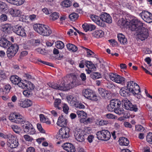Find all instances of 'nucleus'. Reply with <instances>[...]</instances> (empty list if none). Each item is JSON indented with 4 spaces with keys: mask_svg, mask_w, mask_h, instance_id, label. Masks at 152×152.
<instances>
[{
    "mask_svg": "<svg viewBox=\"0 0 152 152\" xmlns=\"http://www.w3.org/2000/svg\"><path fill=\"white\" fill-rule=\"evenodd\" d=\"M33 28L35 31L43 36H48L52 33L51 29L48 26L43 24H35Z\"/></svg>",
    "mask_w": 152,
    "mask_h": 152,
    "instance_id": "nucleus-1",
    "label": "nucleus"
},
{
    "mask_svg": "<svg viewBox=\"0 0 152 152\" xmlns=\"http://www.w3.org/2000/svg\"><path fill=\"white\" fill-rule=\"evenodd\" d=\"M145 25L137 18H134L130 22L129 28L132 31H136L145 26Z\"/></svg>",
    "mask_w": 152,
    "mask_h": 152,
    "instance_id": "nucleus-2",
    "label": "nucleus"
},
{
    "mask_svg": "<svg viewBox=\"0 0 152 152\" xmlns=\"http://www.w3.org/2000/svg\"><path fill=\"white\" fill-rule=\"evenodd\" d=\"M70 129L67 127L61 128L56 135V138L59 140L68 138L70 136Z\"/></svg>",
    "mask_w": 152,
    "mask_h": 152,
    "instance_id": "nucleus-3",
    "label": "nucleus"
},
{
    "mask_svg": "<svg viewBox=\"0 0 152 152\" xmlns=\"http://www.w3.org/2000/svg\"><path fill=\"white\" fill-rule=\"evenodd\" d=\"M19 49L18 45L16 43L11 44L8 48L6 52L8 58L11 59L18 52Z\"/></svg>",
    "mask_w": 152,
    "mask_h": 152,
    "instance_id": "nucleus-4",
    "label": "nucleus"
},
{
    "mask_svg": "<svg viewBox=\"0 0 152 152\" xmlns=\"http://www.w3.org/2000/svg\"><path fill=\"white\" fill-rule=\"evenodd\" d=\"M126 88L129 91L133 94H138L140 91L139 86L133 81H128L127 83Z\"/></svg>",
    "mask_w": 152,
    "mask_h": 152,
    "instance_id": "nucleus-5",
    "label": "nucleus"
},
{
    "mask_svg": "<svg viewBox=\"0 0 152 152\" xmlns=\"http://www.w3.org/2000/svg\"><path fill=\"white\" fill-rule=\"evenodd\" d=\"M97 137L100 140L106 141L109 140L111 137L110 132L107 130H102L98 132L96 134Z\"/></svg>",
    "mask_w": 152,
    "mask_h": 152,
    "instance_id": "nucleus-6",
    "label": "nucleus"
},
{
    "mask_svg": "<svg viewBox=\"0 0 152 152\" xmlns=\"http://www.w3.org/2000/svg\"><path fill=\"white\" fill-rule=\"evenodd\" d=\"M138 38L141 41H143L146 39L149 36L148 29L144 26L140 29L136 30Z\"/></svg>",
    "mask_w": 152,
    "mask_h": 152,
    "instance_id": "nucleus-7",
    "label": "nucleus"
},
{
    "mask_svg": "<svg viewBox=\"0 0 152 152\" xmlns=\"http://www.w3.org/2000/svg\"><path fill=\"white\" fill-rule=\"evenodd\" d=\"M122 104L123 107L127 110L133 111L134 112H137L138 110L137 106L133 105L131 102L126 98L122 100Z\"/></svg>",
    "mask_w": 152,
    "mask_h": 152,
    "instance_id": "nucleus-8",
    "label": "nucleus"
},
{
    "mask_svg": "<svg viewBox=\"0 0 152 152\" xmlns=\"http://www.w3.org/2000/svg\"><path fill=\"white\" fill-rule=\"evenodd\" d=\"M7 144L10 148H15L19 145L18 139L16 137L11 134L7 140Z\"/></svg>",
    "mask_w": 152,
    "mask_h": 152,
    "instance_id": "nucleus-9",
    "label": "nucleus"
},
{
    "mask_svg": "<svg viewBox=\"0 0 152 152\" xmlns=\"http://www.w3.org/2000/svg\"><path fill=\"white\" fill-rule=\"evenodd\" d=\"M121 102L118 99H114L110 101V103L107 106V109L108 111H113L115 108L120 107Z\"/></svg>",
    "mask_w": 152,
    "mask_h": 152,
    "instance_id": "nucleus-10",
    "label": "nucleus"
},
{
    "mask_svg": "<svg viewBox=\"0 0 152 152\" xmlns=\"http://www.w3.org/2000/svg\"><path fill=\"white\" fill-rule=\"evenodd\" d=\"M10 79L11 82L15 85H17L20 87L21 88H25V86L24 83V81L21 80V78L17 75L11 76Z\"/></svg>",
    "mask_w": 152,
    "mask_h": 152,
    "instance_id": "nucleus-11",
    "label": "nucleus"
},
{
    "mask_svg": "<svg viewBox=\"0 0 152 152\" xmlns=\"http://www.w3.org/2000/svg\"><path fill=\"white\" fill-rule=\"evenodd\" d=\"M139 15L145 21L149 23L152 22V14L150 12L144 10L139 14Z\"/></svg>",
    "mask_w": 152,
    "mask_h": 152,
    "instance_id": "nucleus-12",
    "label": "nucleus"
},
{
    "mask_svg": "<svg viewBox=\"0 0 152 152\" xmlns=\"http://www.w3.org/2000/svg\"><path fill=\"white\" fill-rule=\"evenodd\" d=\"M14 32L16 34L22 37L26 36L25 30L23 27L19 24L15 25L13 29Z\"/></svg>",
    "mask_w": 152,
    "mask_h": 152,
    "instance_id": "nucleus-13",
    "label": "nucleus"
},
{
    "mask_svg": "<svg viewBox=\"0 0 152 152\" xmlns=\"http://www.w3.org/2000/svg\"><path fill=\"white\" fill-rule=\"evenodd\" d=\"M90 17L93 21L99 26L102 27L105 26V24L102 22L101 18V15L100 17H99L95 15H90Z\"/></svg>",
    "mask_w": 152,
    "mask_h": 152,
    "instance_id": "nucleus-14",
    "label": "nucleus"
},
{
    "mask_svg": "<svg viewBox=\"0 0 152 152\" xmlns=\"http://www.w3.org/2000/svg\"><path fill=\"white\" fill-rule=\"evenodd\" d=\"M86 98L92 101H96L98 100L97 96L94 91L89 89H86Z\"/></svg>",
    "mask_w": 152,
    "mask_h": 152,
    "instance_id": "nucleus-15",
    "label": "nucleus"
},
{
    "mask_svg": "<svg viewBox=\"0 0 152 152\" xmlns=\"http://www.w3.org/2000/svg\"><path fill=\"white\" fill-rule=\"evenodd\" d=\"M86 132L85 130H81L75 132L74 136L76 139L79 142H83L85 140V135Z\"/></svg>",
    "mask_w": 152,
    "mask_h": 152,
    "instance_id": "nucleus-16",
    "label": "nucleus"
},
{
    "mask_svg": "<svg viewBox=\"0 0 152 152\" xmlns=\"http://www.w3.org/2000/svg\"><path fill=\"white\" fill-rule=\"evenodd\" d=\"M58 90L61 91H66L70 88V82L68 81L67 83L64 80L62 81L60 84L58 83Z\"/></svg>",
    "mask_w": 152,
    "mask_h": 152,
    "instance_id": "nucleus-17",
    "label": "nucleus"
},
{
    "mask_svg": "<svg viewBox=\"0 0 152 152\" xmlns=\"http://www.w3.org/2000/svg\"><path fill=\"white\" fill-rule=\"evenodd\" d=\"M63 148L68 152H75V148L73 144L69 143H66L62 145Z\"/></svg>",
    "mask_w": 152,
    "mask_h": 152,
    "instance_id": "nucleus-18",
    "label": "nucleus"
},
{
    "mask_svg": "<svg viewBox=\"0 0 152 152\" xmlns=\"http://www.w3.org/2000/svg\"><path fill=\"white\" fill-rule=\"evenodd\" d=\"M69 78H72V81L71 83H70V87L71 88H72L75 86L79 85L80 84V81L79 80H78L77 78V77L75 75H69L67 76ZM70 83L71 82H69Z\"/></svg>",
    "mask_w": 152,
    "mask_h": 152,
    "instance_id": "nucleus-19",
    "label": "nucleus"
},
{
    "mask_svg": "<svg viewBox=\"0 0 152 152\" xmlns=\"http://www.w3.org/2000/svg\"><path fill=\"white\" fill-rule=\"evenodd\" d=\"M101 18L102 22L108 23H111L112 22V18L110 15L106 12L101 15Z\"/></svg>",
    "mask_w": 152,
    "mask_h": 152,
    "instance_id": "nucleus-20",
    "label": "nucleus"
},
{
    "mask_svg": "<svg viewBox=\"0 0 152 152\" xmlns=\"http://www.w3.org/2000/svg\"><path fill=\"white\" fill-rule=\"evenodd\" d=\"M77 114L80 119V122L85 124L86 122V113L83 110H77Z\"/></svg>",
    "mask_w": 152,
    "mask_h": 152,
    "instance_id": "nucleus-21",
    "label": "nucleus"
},
{
    "mask_svg": "<svg viewBox=\"0 0 152 152\" xmlns=\"http://www.w3.org/2000/svg\"><path fill=\"white\" fill-rule=\"evenodd\" d=\"M67 123V119L63 116H61L58 118L57 124L58 126L61 127H66Z\"/></svg>",
    "mask_w": 152,
    "mask_h": 152,
    "instance_id": "nucleus-22",
    "label": "nucleus"
},
{
    "mask_svg": "<svg viewBox=\"0 0 152 152\" xmlns=\"http://www.w3.org/2000/svg\"><path fill=\"white\" fill-rule=\"evenodd\" d=\"M19 105L21 107H28L31 106L32 104L31 101L28 99H25L20 101Z\"/></svg>",
    "mask_w": 152,
    "mask_h": 152,
    "instance_id": "nucleus-23",
    "label": "nucleus"
},
{
    "mask_svg": "<svg viewBox=\"0 0 152 152\" xmlns=\"http://www.w3.org/2000/svg\"><path fill=\"white\" fill-rule=\"evenodd\" d=\"M86 67L88 68V69H86V71L88 74H90L95 69L94 64L91 61H86Z\"/></svg>",
    "mask_w": 152,
    "mask_h": 152,
    "instance_id": "nucleus-24",
    "label": "nucleus"
},
{
    "mask_svg": "<svg viewBox=\"0 0 152 152\" xmlns=\"http://www.w3.org/2000/svg\"><path fill=\"white\" fill-rule=\"evenodd\" d=\"M15 120L14 123L18 124H23L25 122V120L24 117L20 114L16 113Z\"/></svg>",
    "mask_w": 152,
    "mask_h": 152,
    "instance_id": "nucleus-25",
    "label": "nucleus"
},
{
    "mask_svg": "<svg viewBox=\"0 0 152 152\" xmlns=\"http://www.w3.org/2000/svg\"><path fill=\"white\" fill-rule=\"evenodd\" d=\"M11 44L10 42L5 38H1L0 39V46L4 48H8Z\"/></svg>",
    "mask_w": 152,
    "mask_h": 152,
    "instance_id": "nucleus-26",
    "label": "nucleus"
},
{
    "mask_svg": "<svg viewBox=\"0 0 152 152\" xmlns=\"http://www.w3.org/2000/svg\"><path fill=\"white\" fill-rule=\"evenodd\" d=\"M117 37L120 43L123 45H125L128 43L127 39L125 36L122 33L118 34Z\"/></svg>",
    "mask_w": 152,
    "mask_h": 152,
    "instance_id": "nucleus-27",
    "label": "nucleus"
},
{
    "mask_svg": "<svg viewBox=\"0 0 152 152\" xmlns=\"http://www.w3.org/2000/svg\"><path fill=\"white\" fill-rule=\"evenodd\" d=\"M9 10L10 14L12 17L19 16L21 13L20 10L16 8H11Z\"/></svg>",
    "mask_w": 152,
    "mask_h": 152,
    "instance_id": "nucleus-28",
    "label": "nucleus"
},
{
    "mask_svg": "<svg viewBox=\"0 0 152 152\" xmlns=\"http://www.w3.org/2000/svg\"><path fill=\"white\" fill-rule=\"evenodd\" d=\"M126 87L122 88L120 90L119 93L121 96L123 97H126L129 96L130 92Z\"/></svg>",
    "mask_w": 152,
    "mask_h": 152,
    "instance_id": "nucleus-29",
    "label": "nucleus"
},
{
    "mask_svg": "<svg viewBox=\"0 0 152 152\" xmlns=\"http://www.w3.org/2000/svg\"><path fill=\"white\" fill-rule=\"evenodd\" d=\"M93 36L96 38H100L103 37L104 34V32L102 30H97L94 31L92 33Z\"/></svg>",
    "mask_w": 152,
    "mask_h": 152,
    "instance_id": "nucleus-30",
    "label": "nucleus"
},
{
    "mask_svg": "<svg viewBox=\"0 0 152 152\" xmlns=\"http://www.w3.org/2000/svg\"><path fill=\"white\" fill-rule=\"evenodd\" d=\"M23 124H24L22 126L24 132L26 134H28V128L31 127V126H32V124L30 122L26 121V120H25V122Z\"/></svg>",
    "mask_w": 152,
    "mask_h": 152,
    "instance_id": "nucleus-31",
    "label": "nucleus"
},
{
    "mask_svg": "<svg viewBox=\"0 0 152 152\" xmlns=\"http://www.w3.org/2000/svg\"><path fill=\"white\" fill-rule=\"evenodd\" d=\"M12 26L8 23L3 25L1 28V30L5 33H9L10 32Z\"/></svg>",
    "mask_w": 152,
    "mask_h": 152,
    "instance_id": "nucleus-32",
    "label": "nucleus"
},
{
    "mask_svg": "<svg viewBox=\"0 0 152 152\" xmlns=\"http://www.w3.org/2000/svg\"><path fill=\"white\" fill-rule=\"evenodd\" d=\"M119 144L122 146H127L129 143L128 139L124 137H121L120 138L119 140Z\"/></svg>",
    "mask_w": 152,
    "mask_h": 152,
    "instance_id": "nucleus-33",
    "label": "nucleus"
},
{
    "mask_svg": "<svg viewBox=\"0 0 152 152\" xmlns=\"http://www.w3.org/2000/svg\"><path fill=\"white\" fill-rule=\"evenodd\" d=\"M54 106L56 109L62 110V105L61 104V100L59 99H57L55 100Z\"/></svg>",
    "mask_w": 152,
    "mask_h": 152,
    "instance_id": "nucleus-34",
    "label": "nucleus"
},
{
    "mask_svg": "<svg viewBox=\"0 0 152 152\" xmlns=\"http://www.w3.org/2000/svg\"><path fill=\"white\" fill-rule=\"evenodd\" d=\"M24 83L25 84V88H22L24 89H27L31 91L33 90L34 88V86L31 82L27 81L24 82Z\"/></svg>",
    "mask_w": 152,
    "mask_h": 152,
    "instance_id": "nucleus-35",
    "label": "nucleus"
},
{
    "mask_svg": "<svg viewBox=\"0 0 152 152\" xmlns=\"http://www.w3.org/2000/svg\"><path fill=\"white\" fill-rule=\"evenodd\" d=\"M73 99H73L71 102V104H72L73 105L75 106L77 108H84L85 106L83 104L80 103H79L77 101H75Z\"/></svg>",
    "mask_w": 152,
    "mask_h": 152,
    "instance_id": "nucleus-36",
    "label": "nucleus"
},
{
    "mask_svg": "<svg viewBox=\"0 0 152 152\" xmlns=\"http://www.w3.org/2000/svg\"><path fill=\"white\" fill-rule=\"evenodd\" d=\"M125 81V79L124 77L118 75V76L117 78L115 83L121 85H124V84Z\"/></svg>",
    "mask_w": 152,
    "mask_h": 152,
    "instance_id": "nucleus-37",
    "label": "nucleus"
},
{
    "mask_svg": "<svg viewBox=\"0 0 152 152\" xmlns=\"http://www.w3.org/2000/svg\"><path fill=\"white\" fill-rule=\"evenodd\" d=\"M66 47L69 50L73 52H76L77 50V47L72 44L70 43L67 44L66 45Z\"/></svg>",
    "mask_w": 152,
    "mask_h": 152,
    "instance_id": "nucleus-38",
    "label": "nucleus"
},
{
    "mask_svg": "<svg viewBox=\"0 0 152 152\" xmlns=\"http://www.w3.org/2000/svg\"><path fill=\"white\" fill-rule=\"evenodd\" d=\"M72 3L69 0H64L61 3V5L63 7H68L72 5Z\"/></svg>",
    "mask_w": 152,
    "mask_h": 152,
    "instance_id": "nucleus-39",
    "label": "nucleus"
},
{
    "mask_svg": "<svg viewBox=\"0 0 152 152\" xmlns=\"http://www.w3.org/2000/svg\"><path fill=\"white\" fill-rule=\"evenodd\" d=\"M98 93L102 97H105L107 95V91L103 88H100L98 89Z\"/></svg>",
    "mask_w": 152,
    "mask_h": 152,
    "instance_id": "nucleus-40",
    "label": "nucleus"
},
{
    "mask_svg": "<svg viewBox=\"0 0 152 152\" xmlns=\"http://www.w3.org/2000/svg\"><path fill=\"white\" fill-rule=\"evenodd\" d=\"M109 77L110 80L115 82L118 75L116 73H110L109 74Z\"/></svg>",
    "mask_w": 152,
    "mask_h": 152,
    "instance_id": "nucleus-41",
    "label": "nucleus"
},
{
    "mask_svg": "<svg viewBox=\"0 0 152 152\" xmlns=\"http://www.w3.org/2000/svg\"><path fill=\"white\" fill-rule=\"evenodd\" d=\"M10 127L15 133L17 134H19L21 130L20 127L16 125H12Z\"/></svg>",
    "mask_w": 152,
    "mask_h": 152,
    "instance_id": "nucleus-42",
    "label": "nucleus"
},
{
    "mask_svg": "<svg viewBox=\"0 0 152 152\" xmlns=\"http://www.w3.org/2000/svg\"><path fill=\"white\" fill-rule=\"evenodd\" d=\"M78 16H79L77 13L73 12L70 14L69 17L71 20L75 21L77 19Z\"/></svg>",
    "mask_w": 152,
    "mask_h": 152,
    "instance_id": "nucleus-43",
    "label": "nucleus"
},
{
    "mask_svg": "<svg viewBox=\"0 0 152 152\" xmlns=\"http://www.w3.org/2000/svg\"><path fill=\"white\" fill-rule=\"evenodd\" d=\"M96 28L95 25L91 24H86V31H92L94 30Z\"/></svg>",
    "mask_w": 152,
    "mask_h": 152,
    "instance_id": "nucleus-44",
    "label": "nucleus"
},
{
    "mask_svg": "<svg viewBox=\"0 0 152 152\" xmlns=\"http://www.w3.org/2000/svg\"><path fill=\"white\" fill-rule=\"evenodd\" d=\"M115 113L119 115H121L124 113V110L123 108L120 107L115 108L114 110Z\"/></svg>",
    "mask_w": 152,
    "mask_h": 152,
    "instance_id": "nucleus-45",
    "label": "nucleus"
},
{
    "mask_svg": "<svg viewBox=\"0 0 152 152\" xmlns=\"http://www.w3.org/2000/svg\"><path fill=\"white\" fill-rule=\"evenodd\" d=\"M91 77L93 79H97L101 77V74L97 72H94L91 75Z\"/></svg>",
    "mask_w": 152,
    "mask_h": 152,
    "instance_id": "nucleus-46",
    "label": "nucleus"
},
{
    "mask_svg": "<svg viewBox=\"0 0 152 152\" xmlns=\"http://www.w3.org/2000/svg\"><path fill=\"white\" fill-rule=\"evenodd\" d=\"M86 56L88 57H93L95 56L94 53L90 50L86 48Z\"/></svg>",
    "mask_w": 152,
    "mask_h": 152,
    "instance_id": "nucleus-47",
    "label": "nucleus"
},
{
    "mask_svg": "<svg viewBox=\"0 0 152 152\" xmlns=\"http://www.w3.org/2000/svg\"><path fill=\"white\" fill-rule=\"evenodd\" d=\"M56 47L58 48L62 49L64 47L63 43L61 41H58L56 42Z\"/></svg>",
    "mask_w": 152,
    "mask_h": 152,
    "instance_id": "nucleus-48",
    "label": "nucleus"
},
{
    "mask_svg": "<svg viewBox=\"0 0 152 152\" xmlns=\"http://www.w3.org/2000/svg\"><path fill=\"white\" fill-rule=\"evenodd\" d=\"M59 14L57 12H54L50 15V16L53 20L57 19L59 16Z\"/></svg>",
    "mask_w": 152,
    "mask_h": 152,
    "instance_id": "nucleus-49",
    "label": "nucleus"
},
{
    "mask_svg": "<svg viewBox=\"0 0 152 152\" xmlns=\"http://www.w3.org/2000/svg\"><path fill=\"white\" fill-rule=\"evenodd\" d=\"M146 140L149 143L152 144V133H149L146 137Z\"/></svg>",
    "mask_w": 152,
    "mask_h": 152,
    "instance_id": "nucleus-50",
    "label": "nucleus"
},
{
    "mask_svg": "<svg viewBox=\"0 0 152 152\" xmlns=\"http://www.w3.org/2000/svg\"><path fill=\"white\" fill-rule=\"evenodd\" d=\"M7 7V5L5 3L0 1V10L4 11Z\"/></svg>",
    "mask_w": 152,
    "mask_h": 152,
    "instance_id": "nucleus-51",
    "label": "nucleus"
},
{
    "mask_svg": "<svg viewBox=\"0 0 152 152\" xmlns=\"http://www.w3.org/2000/svg\"><path fill=\"white\" fill-rule=\"evenodd\" d=\"M64 112L66 114H67L68 113L69 110V107L68 105L66 104H64L63 105L62 107Z\"/></svg>",
    "mask_w": 152,
    "mask_h": 152,
    "instance_id": "nucleus-52",
    "label": "nucleus"
},
{
    "mask_svg": "<svg viewBox=\"0 0 152 152\" xmlns=\"http://www.w3.org/2000/svg\"><path fill=\"white\" fill-rule=\"evenodd\" d=\"M16 113H12L10 114L9 116V119L12 122L15 120Z\"/></svg>",
    "mask_w": 152,
    "mask_h": 152,
    "instance_id": "nucleus-53",
    "label": "nucleus"
},
{
    "mask_svg": "<svg viewBox=\"0 0 152 152\" xmlns=\"http://www.w3.org/2000/svg\"><path fill=\"white\" fill-rule=\"evenodd\" d=\"M136 130L138 132H142L144 130V128L141 125H138L135 126Z\"/></svg>",
    "mask_w": 152,
    "mask_h": 152,
    "instance_id": "nucleus-54",
    "label": "nucleus"
},
{
    "mask_svg": "<svg viewBox=\"0 0 152 152\" xmlns=\"http://www.w3.org/2000/svg\"><path fill=\"white\" fill-rule=\"evenodd\" d=\"M11 88L10 86L9 85H7L4 86V92L6 93H8L9 92Z\"/></svg>",
    "mask_w": 152,
    "mask_h": 152,
    "instance_id": "nucleus-55",
    "label": "nucleus"
},
{
    "mask_svg": "<svg viewBox=\"0 0 152 152\" xmlns=\"http://www.w3.org/2000/svg\"><path fill=\"white\" fill-rule=\"evenodd\" d=\"M26 90L24 91L23 92V95L26 96L28 97L30 96L31 94V90L26 89Z\"/></svg>",
    "mask_w": 152,
    "mask_h": 152,
    "instance_id": "nucleus-56",
    "label": "nucleus"
},
{
    "mask_svg": "<svg viewBox=\"0 0 152 152\" xmlns=\"http://www.w3.org/2000/svg\"><path fill=\"white\" fill-rule=\"evenodd\" d=\"M23 137L26 141L28 142H31L33 140L32 137L28 134L25 135Z\"/></svg>",
    "mask_w": 152,
    "mask_h": 152,
    "instance_id": "nucleus-57",
    "label": "nucleus"
},
{
    "mask_svg": "<svg viewBox=\"0 0 152 152\" xmlns=\"http://www.w3.org/2000/svg\"><path fill=\"white\" fill-rule=\"evenodd\" d=\"M37 127L38 130L42 133H45V131L42 128L41 124H37Z\"/></svg>",
    "mask_w": 152,
    "mask_h": 152,
    "instance_id": "nucleus-58",
    "label": "nucleus"
},
{
    "mask_svg": "<svg viewBox=\"0 0 152 152\" xmlns=\"http://www.w3.org/2000/svg\"><path fill=\"white\" fill-rule=\"evenodd\" d=\"M106 118L108 119H115L116 117L114 115L111 113H108L106 115Z\"/></svg>",
    "mask_w": 152,
    "mask_h": 152,
    "instance_id": "nucleus-59",
    "label": "nucleus"
},
{
    "mask_svg": "<svg viewBox=\"0 0 152 152\" xmlns=\"http://www.w3.org/2000/svg\"><path fill=\"white\" fill-rule=\"evenodd\" d=\"M43 12L46 15H48L51 13V11L49 10L48 8L45 7L42 9Z\"/></svg>",
    "mask_w": 152,
    "mask_h": 152,
    "instance_id": "nucleus-60",
    "label": "nucleus"
},
{
    "mask_svg": "<svg viewBox=\"0 0 152 152\" xmlns=\"http://www.w3.org/2000/svg\"><path fill=\"white\" fill-rule=\"evenodd\" d=\"M11 134H9L7 135H6L0 132V137L4 139H7V140L9 139L10 136Z\"/></svg>",
    "mask_w": 152,
    "mask_h": 152,
    "instance_id": "nucleus-61",
    "label": "nucleus"
},
{
    "mask_svg": "<svg viewBox=\"0 0 152 152\" xmlns=\"http://www.w3.org/2000/svg\"><path fill=\"white\" fill-rule=\"evenodd\" d=\"M7 16L5 14H2L0 16V20L1 21H4L7 20Z\"/></svg>",
    "mask_w": 152,
    "mask_h": 152,
    "instance_id": "nucleus-62",
    "label": "nucleus"
},
{
    "mask_svg": "<svg viewBox=\"0 0 152 152\" xmlns=\"http://www.w3.org/2000/svg\"><path fill=\"white\" fill-rule=\"evenodd\" d=\"M108 122L107 120H101L99 122V125L100 126H102L107 124Z\"/></svg>",
    "mask_w": 152,
    "mask_h": 152,
    "instance_id": "nucleus-63",
    "label": "nucleus"
},
{
    "mask_svg": "<svg viewBox=\"0 0 152 152\" xmlns=\"http://www.w3.org/2000/svg\"><path fill=\"white\" fill-rule=\"evenodd\" d=\"M6 76L4 72L2 70H0V78L2 79H5Z\"/></svg>",
    "mask_w": 152,
    "mask_h": 152,
    "instance_id": "nucleus-64",
    "label": "nucleus"
}]
</instances>
